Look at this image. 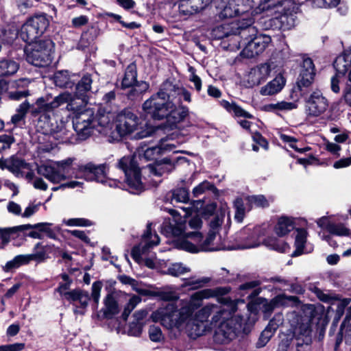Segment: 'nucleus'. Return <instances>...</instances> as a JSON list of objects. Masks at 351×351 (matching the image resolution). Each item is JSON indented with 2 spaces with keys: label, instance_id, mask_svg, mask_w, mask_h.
<instances>
[{
  "label": "nucleus",
  "instance_id": "1",
  "mask_svg": "<svg viewBox=\"0 0 351 351\" xmlns=\"http://www.w3.org/2000/svg\"><path fill=\"white\" fill-rule=\"evenodd\" d=\"M217 290L206 289L193 293L189 298L180 300L177 304L170 303L159 308L152 313L154 322H160L169 330L185 332L195 339L202 335V324L211 316V323L217 324L221 319H228L233 315L237 307L234 305L207 304L198 311L202 300L215 297Z\"/></svg>",
  "mask_w": 351,
  "mask_h": 351
},
{
  "label": "nucleus",
  "instance_id": "2",
  "mask_svg": "<svg viewBox=\"0 0 351 351\" xmlns=\"http://www.w3.org/2000/svg\"><path fill=\"white\" fill-rule=\"evenodd\" d=\"M180 87L170 81L163 82L156 94L143 104V110L154 119H165V130H173L188 117L189 110L180 104Z\"/></svg>",
  "mask_w": 351,
  "mask_h": 351
},
{
  "label": "nucleus",
  "instance_id": "3",
  "mask_svg": "<svg viewBox=\"0 0 351 351\" xmlns=\"http://www.w3.org/2000/svg\"><path fill=\"white\" fill-rule=\"evenodd\" d=\"M64 104L66 105V108L68 111L78 110L79 105L74 97L68 91L55 97L49 94L39 97L31 110V113L34 117L41 114L38 122V128L41 132L44 134L53 136L59 141L63 140L67 135V123L55 116L51 117L49 113Z\"/></svg>",
  "mask_w": 351,
  "mask_h": 351
},
{
  "label": "nucleus",
  "instance_id": "4",
  "mask_svg": "<svg viewBox=\"0 0 351 351\" xmlns=\"http://www.w3.org/2000/svg\"><path fill=\"white\" fill-rule=\"evenodd\" d=\"M328 322L324 305L320 303L303 304L295 321L291 324L296 351H311L313 327L316 330L324 329Z\"/></svg>",
  "mask_w": 351,
  "mask_h": 351
},
{
  "label": "nucleus",
  "instance_id": "5",
  "mask_svg": "<svg viewBox=\"0 0 351 351\" xmlns=\"http://www.w3.org/2000/svg\"><path fill=\"white\" fill-rule=\"evenodd\" d=\"M223 223V217L215 216L210 222V230L208 237L203 240L202 234L199 231H188L186 224L180 223L176 228H170L168 232L173 233L176 235H185L190 238L189 240H180L176 245L178 248L191 253H198L199 252L216 251L219 250L221 247L217 243L215 242L217 239V234Z\"/></svg>",
  "mask_w": 351,
  "mask_h": 351
},
{
  "label": "nucleus",
  "instance_id": "6",
  "mask_svg": "<svg viewBox=\"0 0 351 351\" xmlns=\"http://www.w3.org/2000/svg\"><path fill=\"white\" fill-rule=\"evenodd\" d=\"M223 223V217L215 216L210 222V230L208 237L203 240L202 234L199 231H188L186 224L180 223L176 228H170L168 232L173 233L176 235H185L190 238L189 240H180L176 245L178 248L191 253H198L199 252L216 251L219 250L221 247L217 243L215 242L217 239V234Z\"/></svg>",
  "mask_w": 351,
  "mask_h": 351
},
{
  "label": "nucleus",
  "instance_id": "7",
  "mask_svg": "<svg viewBox=\"0 0 351 351\" xmlns=\"http://www.w3.org/2000/svg\"><path fill=\"white\" fill-rule=\"evenodd\" d=\"M259 302H248L247 304V311L252 315L248 317L245 323H243V335H247L251 332L255 323L258 319L259 312L261 311L263 318L269 319L273 314L275 308L280 307H299L302 302L298 296L287 295L280 293L269 300L265 298H258Z\"/></svg>",
  "mask_w": 351,
  "mask_h": 351
},
{
  "label": "nucleus",
  "instance_id": "8",
  "mask_svg": "<svg viewBox=\"0 0 351 351\" xmlns=\"http://www.w3.org/2000/svg\"><path fill=\"white\" fill-rule=\"evenodd\" d=\"M264 3L271 2L270 5H279V10L270 20V25L283 31L291 29L295 25L296 14L299 5L294 0H261Z\"/></svg>",
  "mask_w": 351,
  "mask_h": 351
},
{
  "label": "nucleus",
  "instance_id": "9",
  "mask_svg": "<svg viewBox=\"0 0 351 351\" xmlns=\"http://www.w3.org/2000/svg\"><path fill=\"white\" fill-rule=\"evenodd\" d=\"M262 34H258L255 27L247 25L243 18V40L245 47H243V58H252L264 51L268 41Z\"/></svg>",
  "mask_w": 351,
  "mask_h": 351
},
{
  "label": "nucleus",
  "instance_id": "10",
  "mask_svg": "<svg viewBox=\"0 0 351 351\" xmlns=\"http://www.w3.org/2000/svg\"><path fill=\"white\" fill-rule=\"evenodd\" d=\"M53 43L49 40H35L25 49L26 59L36 66H45L51 62Z\"/></svg>",
  "mask_w": 351,
  "mask_h": 351
},
{
  "label": "nucleus",
  "instance_id": "11",
  "mask_svg": "<svg viewBox=\"0 0 351 351\" xmlns=\"http://www.w3.org/2000/svg\"><path fill=\"white\" fill-rule=\"evenodd\" d=\"M151 225L148 223L147 232L143 234L141 243L135 246L132 250V257L139 264L144 263L149 269H155L156 263L155 261V254L151 257H147L149 249L159 243V237L158 234L151 233Z\"/></svg>",
  "mask_w": 351,
  "mask_h": 351
},
{
  "label": "nucleus",
  "instance_id": "12",
  "mask_svg": "<svg viewBox=\"0 0 351 351\" xmlns=\"http://www.w3.org/2000/svg\"><path fill=\"white\" fill-rule=\"evenodd\" d=\"M75 178H82L87 181H95L109 187H117L119 182L106 177L105 165H96L92 162L79 166Z\"/></svg>",
  "mask_w": 351,
  "mask_h": 351
},
{
  "label": "nucleus",
  "instance_id": "13",
  "mask_svg": "<svg viewBox=\"0 0 351 351\" xmlns=\"http://www.w3.org/2000/svg\"><path fill=\"white\" fill-rule=\"evenodd\" d=\"M77 104L79 105L78 110L72 111L74 113L73 126L78 137L84 140L89 137L95 130L94 112L91 109L82 110L81 107L83 104L78 102Z\"/></svg>",
  "mask_w": 351,
  "mask_h": 351
},
{
  "label": "nucleus",
  "instance_id": "14",
  "mask_svg": "<svg viewBox=\"0 0 351 351\" xmlns=\"http://www.w3.org/2000/svg\"><path fill=\"white\" fill-rule=\"evenodd\" d=\"M118 167L124 172L125 181L131 193H136L143 190V185L141 180L140 169L134 156H128L121 158L119 160Z\"/></svg>",
  "mask_w": 351,
  "mask_h": 351
},
{
  "label": "nucleus",
  "instance_id": "15",
  "mask_svg": "<svg viewBox=\"0 0 351 351\" xmlns=\"http://www.w3.org/2000/svg\"><path fill=\"white\" fill-rule=\"evenodd\" d=\"M73 160L67 158L58 162H51L40 165L38 173L53 183H60L66 180V174Z\"/></svg>",
  "mask_w": 351,
  "mask_h": 351
},
{
  "label": "nucleus",
  "instance_id": "16",
  "mask_svg": "<svg viewBox=\"0 0 351 351\" xmlns=\"http://www.w3.org/2000/svg\"><path fill=\"white\" fill-rule=\"evenodd\" d=\"M73 160L67 158L58 162H51L40 165L38 173L53 183H60L66 180V174Z\"/></svg>",
  "mask_w": 351,
  "mask_h": 351
},
{
  "label": "nucleus",
  "instance_id": "17",
  "mask_svg": "<svg viewBox=\"0 0 351 351\" xmlns=\"http://www.w3.org/2000/svg\"><path fill=\"white\" fill-rule=\"evenodd\" d=\"M335 75L331 78V90L337 93L340 90L339 82L341 78L348 79L351 82V50H345L337 56L333 62Z\"/></svg>",
  "mask_w": 351,
  "mask_h": 351
},
{
  "label": "nucleus",
  "instance_id": "18",
  "mask_svg": "<svg viewBox=\"0 0 351 351\" xmlns=\"http://www.w3.org/2000/svg\"><path fill=\"white\" fill-rule=\"evenodd\" d=\"M169 213L174 217L173 221L171 222L170 220H165L162 226H161V232L166 235L167 237H182L181 240H189L190 238L186 237L185 235H176L171 232H168V230L170 228H176V227L178 226V224H186V227L188 228V231L193 232V231H199V230L202 228L203 222L201 217L198 215H195L189 218L188 220H181L178 221L176 217L177 211L173 209H170Z\"/></svg>",
  "mask_w": 351,
  "mask_h": 351
},
{
  "label": "nucleus",
  "instance_id": "19",
  "mask_svg": "<svg viewBox=\"0 0 351 351\" xmlns=\"http://www.w3.org/2000/svg\"><path fill=\"white\" fill-rule=\"evenodd\" d=\"M219 322L214 335V341L219 344L228 343L237 337L241 323L233 317V315L228 319H221Z\"/></svg>",
  "mask_w": 351,
  "mask_h": 351
},
{
  "label": "nucleus",
  "instance_id": "20",
  "mask_svg": "<svg viewBox=\"0 0 351 351\" xmlns=\"http://www.w3.org/2000/svg\"><path fill=\"white\" fill-rule=\"evenodd\" d=\"M302 97L304 99L305 112L308 117H317L328 109V101L319 90L313 91L309 96L305 93Z\"/></svg>",
  "mask_w": 351,
  "mask_h": 351
},
{
  "label": "nucleus",
  "instance_id": "21",
  "mask_svg": "<svg viewBox=\"0 0 351 351\" xmlns=\"http://www.w3.org/2000/svg\"><path fill=\"white\" fill-rule=\"evenodd\" d=\"M138 119L131 112H122L116 115L115 134L119 136L130 134L138 130Z\"/></svg>",
  "mask_w": 351,
  "mask_h": 351
},
{
  "label": "nucleus",
  "instance_id": "22",
  "mask_svg": "<svg viewBox=\"0 0 351 351\" xmlns=\"http://www.w3.org/2000/svg\"><path fill=\"white\" fill-rule=\"evenodd\" d=\"M116 119L114 113L107 111L104 108H99L96 116L94 115L95 129L99 133L108 136L112 138H117L115 131L113 128V121Z\"/></svg>",
  "mask_w": 351,
  "mask_h": 351
},
{
  "label": "nucleus",
  "instance_id": "23",
  "mask_svg": "<svg viewBox=\"0 0 351 351\" xmlns=\"http://www.w3.org/2000/svg\"><path fill=\"white\" fill-rule=\"evenodd\" d=\"M315 74V68L313 60L310 58H304L296 82L301 97H304L305 92L304 89L309 88L313 83Z\"/></svg>",
  "mask_w": 351,
  "mask_h": 351
},
{
  "label": "nucleus",
  "instance_id": "24",
  "mask_svg": "<svg viewBox=\"0 0 351 351\" xmlns=\"http://www.w3.org/2000/svg\"><path fill=\"white\" fill-rule=\"evenodd\" d=\"M271 71L268 63H262L250 69L245 76L243 86L246 88H253L264 82Z\"/></svg>",
  "mask_w": 351,
  "mask_h": 351
},
{
  "label": "nucleus",
  "instance_id": "25",
  "mask_svg": "<svg viewBox=\"0 0 351 351\" xmlns=\"http://www.w3.org/2000/svg\"><path fill=\"white\" fill-rule=\"evenodd\" d=\"M266 230L261 226L251 228L249 225L243 228V249L256 247L260 245L261 239L265 235Z\"/></svg>",
  "mask_w": 351,
  "mask_h": 351
},
{
  "label": "nucleus",
  "instance_id": "26",
  "mask_svg": "<svg viewBox=\"0 0 351 351\" xmlns=\"http://www.w3.org/2000/svg\"><path fill=\"white\" fill-rule=\"evenodd\" d=\"M67 295L66 300L74 306L73 313L75 315H84L90 300L88 293L82 289H73Z\"/></svg>",
  "mask_w": 351,
  "mask_h": 351
},
{
  "label": "nucleus",
  "instance_id": "27",
  "mask_svg": "<svg viewBox=\"0 0 351 351\" xmlns=\"http://www.w3.org/2000/svg\"><path fill=\"white\" fill-rule=\"evenodd\" d=\"M211 0H179L180 13L191 16L199 12L210 3Z\"/></svg>",
  "mask_w": 351,
  "mask_h": 351
},
{
  "label": "nucleus",
  "instance_id": "28",
  "mask_svg": "<svg viewBox=\"0 0 351 351\" xmlns=\"http://www.w3.org/2000/svg\"><path fill=\"white\" fill-rule=\"evenodd\" d=\"M92 82V78L88 74L84 75L78 82L75 87V95L71 93L75 99L76 102L80 104L87 103L85 95L90 90Z\"/></svg>",
  "mask_w": 351,
  "mask_h": 351
},
{
  "label": "nucleus",
  "instance_id": "29",
  "mask_svg": "<svg viewBox=\"0 0 351 351\" xmlns=\"http://www.w3.org/2000/svg\"><path fill=\"white\" fill-rule=\"evenodd\" d=\"M278 328V324L275 322L274 319H270L265 329L261 332L256 343V348H262L265 347L275 335Z\"/></svg>",
  "mask_w": 351,
  "mask_h": 351
},
{
  "label": "nucleus",
  "instance_id": "30",
  "mask_svg": "<svg viewBox=\"0 0 351 351\" xmlns=\"http://www.w3.org/2000/svg\"><path fill=\"white\" fill-rule=\"evenodd\" d=\"M295 230L297 232L294 242L295 250L291 254V257H297L304 253V248L308 234L306 228H295Z\"/></svg>",
  "mask_w": 351,
  "mask_h": 351
},
{
  "label": "nucleus",
  "instance_id": "31",
  "mask_svg": "<svg viewBox=\"0 0 351 351\" xmlns=\"http://www.w3.org/2000/svg\"><path fill=\"white\" fill-rule=\"evenodd\" d=\"M52 224L50 223H38L34 225L31 224H25L21 225L19 227L21 230H27L30 229H37L39 230L40 232H45L46 235L52 239H56L57 235L56 233L60 232V228L58 226H55L51 228L50 226Z\"/></svg>",
  "mask_w": 351,
  "mask_h": 351
},
{
  "label": "nucleus",
  "instance_id": "32",
  "mask_svg": "<svg viewBox=\"0 0 351 351\" xmlns=\"http://www.w3.org/2000/svg\"><path fill=\"white\" fill-rule=\"evenodd\" d=\"M294 225L295 223L292 217L281 216L278 218L274 227V232L279 237H285L295 229Z\"/></svg>",
  "mask_w": 351,
  "mask_h": 351
},
{
  "label": "nucleus",
  "instance_id": "33",
  "mask_svg": "<svg viewBox=\"0 0 351 351\" xmlns=\"http://www.w3.org/2000/svg\"><path fill=\"white\" fill-rule=\"evenodd\" d=\"M245 199L246 201L247 208L244 207L243 204V218L245 215V209L250 211L252 208L253 205H254L255 207L261 208H266L269 206V202L264 195H247Z\"/></svg>",
  "mask_w": 351,
  "mask_h": 351
},
{
  "label": "nucleus",
  "instance_id": "34",
  "mask_svg": "<svg viewBox=\"0 0 351 351\" xmlns=\"http://www.w3.org/2000/svg\"><path fill=\"white\" fill-rule=\"evenodd\" d=\"M350 302L351 298H343L341 300L339 297V300L336 301L335 304L336 306L335 315L329 330V336H332L334 334L337 326V324L345 312V308Z\"/></svg>",
  "mask_w": 351,
  "mask_h": 351
},
{
  "label": "nucleus",
  "instance_id": "35",
  "mask_svg": "<svg viewBox=\"0 0 351 351\" xmlns=\"http://www.w3.org/2000/svg\"><path fill=\"white\" fill-rule=\"evenodd\" d=\"M263 244L269 249L279 253H287L290 250V245L286 241L275 237H267L263 239Z\"/></svg>",
  "mask_w": 351,
  "mask_h": 351
},
{
  "label": "nucleus",
  "instance_id": "36",
  "mask_svg": "<svg viewBox=\"0 0 351 351\" xmlns=\"http://www.w3.org/2000/svg\"><path fill=\"white\" fill-rule=\"evenodd\" d=\"M343 339L346 344H351V324L350 322L345 324L343 328H341V325L340 326L339 332L335 337V351H338Z\"/></svg>",
  "mask_w": 351,
  "mask_h": 351
},
{
  "label": "nucleus",
  "instance_id": "37",
  "mask_svg": "<svg viewBox=\"0 0 351 351\" xmlns=\"http://www.w3.org/2000/svg\"><path fill=\"white\" fill-rule=\"evenodd\" d=\"M310 290L316 295V297L322 302L330 304L328 309L325 311L327 315L329 314L330 310L332 308L331 306H335L336 301L339 300V295L337 294H328L323 292V291L316 286L310 288ZM329 317V315H328Z\"/></svg>",
  "mask_w": 351,
  "mask_h": 351
},
{
  "label": "nucleus",
  "instance_id": "38",
  "mask_svg": "<svg viewBox=\"0 0 351 351\" xmlns=\"http://www.w3.org/2000/svg\"><path fill=\"white\" fill-rule=\"evenodd\" d=\"M234 23L226 24L215 27L212 29L211 36L213 38L217 40L222 39L230 34H239L241 33L240 27H238L237 30H233Z\"/></svg>",
  "mask_w": 351,
  "mask_h": 351
},
{
  "label": "nucleus",
  "instance_id": "39",
  "mask_svg": "<svg viewBox=\"0 0 351 351\" xmlns=\"http://www.w3.org/2000/svg\"><path fill=\"white\" fill-rule=\"evenodd\" d=\"M173 169L171 163L168 159H164L163 162L149 164L147 166L146 170L155 176H162Z\"/></svg>",
  "mask_w": 351,
  "mask_h": 351
},
{
  "label": "nucleus",
  "instance_id": "40",
  "mask_svg": "<svg viewBox=\"0 0 351 351\" xmlns=\"http://www.w3.org/2000/svg\"><path fill=\"white\" fill-rule=\"evenodd\" d=\"M40 35L38 31L34 25H32V23L29 19L22 26L20 36L21 38L27 43H32L34 42V40L37 38Z\"/></svg>",
  "mask_w": 351,
  "mask_h": 351
},
{
  "label": "nucleus",
  "instance_id": "41",
  "mask_svg": "<svg viewBox=\"0 0 351 351\" xmlns=\"http://www.w3.org/2000/svg\"><path fill=\"white\" fill-rule=\"evenodd\" d=\"M178 145V143L174 141L173 134L168 135L165 138H162L157 145L158 149H160V154H165L169 152H178L176 149Z\"/></svg>",
  "mask_w": 351,
  "mask_h": 351
},
{
  "label": "nucleus",
  "instance_id": "42",
  "mask_svg": "<svg viewBox=\"0 0 351 351\" xmlns=\"http://www.w3.org/2000/svg\"><path fill=\"white\" fill-rule=\"evenodd\" d=\"M54 247L53 245H47L42 246L40 243H38L34 247V250L41 248L40 251L34 252L33 254H28L29 261H36L37 262H43L48 258L47 253L52 252V248Z\"/></svg>",
  "mask_w": 351,
  "mask_h": 351
},
{
  "label": "nucleus",
  "instance_id": "43",
  "mask_svg": "<svg viewBox=\"0 0 351 351\" xmlns=\"http://www.w3.org/2000/svg\"><path fill=\"white\" fill-rule=\"evenodd\" d=\"M104 313L106 317H111L119 313V305L113 293H108L104 300Z\"/></svg>",
  "mask_w": 351,
  "mask_h": 351
},
{
  "label": "nucleus",
  "instance_id": "44",
  "mask_svg": "<svg viewBox=\"0 0 351 351\" xmlns=\"http://www.w3.org/2000/svg\"><path fill=\"white\" fill-rule=\"evenodd\" d=\"M137 71L134 63L130 64L126 69L122 80L121 86L123 88L132 87L136 82Z\"/></svg>",
  "mask_w": 351,
  "mask_h": 351
},
{
  "label": "nucleus",
  "instance_id": "45",
  "mask_svg": "<svg viewBox=\"0 0 351 351\" xmlns=\"http://www.w3.org/2000/svg\"><path fill=\"white\" fill-rule=\"evenodd\" d=\"M28 165L22 159L12 158L9 160L7 169L17 177L23 176L22 170L27 168Z\"/></svg>",
  "mask_w": 351,
  "mask_h": 351
},
{
  "label": "nucleus",
  "instance_id": "46",
  "mask_svg": "<svg viewBox=\"0 0 351 351\" xmlns=\"http://www.w3.org/2000/svg\"><path fill=\"white\" fill-rule=\"evenodd\" d=\"M298 108V105L295 102H287L282 101L276 104H265L263 107V110L265 112H273L275 110H291Z\"/></svg>",
  "mask_w": 351,
  "mask_h": 351
},
{
  "label": "nucleus",
  "instance_id": "47",
  "mask_svg": "<svg viewBox=\"0 0 351 351\" xmlns=\"http://www.w3.org/2000/svg\"><path fill=\"white\" fill-rule=\"evenodd\" d=\"M29 84V80L27 79H20L16 81L8 82L4 80H0V95L8 94L10 87H25Z\"/></svg>",
  "mask_w": 351,
  "mask_h": 351
},
{
  "label": "nucleus",
  "instance_id": "48",
  "mask_svg": "<svg viewBox=\"0 0 351 351\" xmlns=\"http://www.w3.org/2000/svg\"><path fill=\"white\" fill-rule=\"evenodd\" d=\"M19 64L12 60H2L0 61V75H11L19 69Z\"/></svg>",
  "mask_w": 351,
  "mask_h": 351
},
{
  "label": "nucleus",
  "instance_id": "49",
  "mask_svg": "<svg viewBox=\"0 0 351 351\" xmlns=\"http://www.w3.org/2000/svg\"><path fill=\"white\" fill-rule=\"evenodd\" d=\"M54 82L56 86L62 88H72L74 83L66 71H60L55 73Z\"/></svg>",
  "mask_w": 351,
  "mask_h": 351
},
{
  "label": "nucleus",
  "instance_id": "50",
  "mask_svg": "<svg viewBox=\"0 0 351 351\" xmlns=\"http://www.w3.org/2000/svg\"><path fill=\"white\" fill-rule=\"evenodd\" d=\"M29 21L40 34H43L49 25V20L45 14L35 16L31 18Z\"/></svg>",
  "mask_w": 351,
  "mask_h": 351
},
{
  "label": "nucleus",
  "instance_id": "51",
  "mask_svg": "<svg viewBox=\"0 0 351 351\" xmlns=\"http://www.w3.org/2000/svg\"><path fill=\"white\" fill-rule=\"evenodd\" d=\"M284 86V84H280L278 80L274 79L269 82L267 85L262 87L260 93L262 95H273L280 92Z\"/></svg>",
  "mask_w": 351,
  "mask_h": 351
},
{
  "label": "nucleus",
  "instance_id": "52",
  "mask_svg": "<svg viewBox=\"0 0 351 351\" xmlns=\"http://www.w3.org/2000/svg\"><path fill=\"white\" fill-rule=\"evenodd\" d=\"M30 262L28 254L16 256L12 260L7 262L4 267L5 271H11L13 269L19 267L22 265L27 264Z\"/></svg>",
  "mask_w": 351,
  "mask_h": 351
},
{
  "label": "nucleus",
  "instance_id": "53",
  "mask_svg": "<svg viewBox=\"0 0 351 351\" xmlns=\"http://www.w3.org/2000/svg\"><path fill=\"white\" fill-rule=\"evenodd\" d=\"M190 271L191 269L186 265H184L181 263H175L169 266L165 274L174 277H178L189 272Z\"/></svg>",
  "mask_w": 351,
  "mask_h": 351
},
{
  "label": "nucleus",
  "instance_id": "54",
  "mask_svg": "<svg viewBox=\"0 0 351 351\" xmlns=\"http://www.w3.org/2000/svg\"><path fill=\"white\" fill-rule=\"evenodd\" d=\"M139 130V131H137L135 133L134 138L141 139L148 137L158 133L161 130V128L160 127H153L150 125L145 124L144 125L141 126Z\"/></svg>",
  "mask_w": 351,
  "mask_h": 351
},
{
  "label": "nucleus",
  "instance_id": "55",
  "mask_svg": "<svg viewBox=\"0 0 351 351\" xmlns=\"http://www.w3.org/2000/svg\"><path fill=\"white\" fill-rule=\"evenodd\" d=\"M326 230L330 234L337 236L348 237L350 235V230L346 228L343 223H328Z\"/></svg>",
  "mask_w": 351,
  "mask_h": 351
},
{
  "label": "nucleus",
  "instance_id": "56",
  "mask_svg": "<svg viewBox=\"0 0 351 351\" xmlns=\"http://www.w3.org/2000/svg\"><path fill=\"white\" fill-rule=\"evenodd\" d=\"M251 137L255 143V144H252V149L254 151L258 152L259 150V146L265 150L269 149L267 140L259 132H255L252 134Z\"/></svg>",
  "mask_w": 351,
  "mask_h": 351
},
{
  "label": "nucleus",
  "instance_id": "57",
  "mask_svg": "<svg viewBox=\"0 0 351 351\" xmlns=\"http://www.w3.org/2000/svg\"><path fill=\"white\" fill-rule=\"evenodd\" d=\"M19 227L20 226L9 228H0V248H3L8 243L11 234L15 233L17 231H22Z\"/></svg>",
  "mask_w": 351,
  "mask_h": 351
},
{
  "label": "nucleus",
  "instance_id": "58",
  "mask_svg": "<svg viewBox=\"0 0 351 351\" xmlns=\"http://www.w3.org/2000/svg\"><path fill=\"white\" fill-rule=\"evenodd\" d=\"M210 281V278L208 277L191 278L185 280L183 286L190 287L192 289H196L202 287Z\"/></svg>",
  "mask_w": 351,
  "mask_h": 351
},
{
  "label": "nucleus",
  "instance_id": "59",
  "mask_svg": "<svg viewBox=\"0 0 351 351\" xmlns=\"http://www.w3.org/2000/svg\"><path fill=\"white\" fill-rule=\"evenodd\" d=\"M189 200L188 191L184 188L175 189L172 193L171 203L182 202L186 203Z\"/></svg>",
  "mask_w": 351,
  "mask_h": 351
},
{
  "label": "nucleus",
  "instance_id": "60",
  "mask_svg": "<svg viewBox=\"0 0 351 351\" xmlns=\"http://www.w3.org/2000/svg\"><path fill=\"white\" fill-rule=\"evenodd\" d=\"M220 104L228 112L232 114L235 117L240 118L241 117V108L234 102L230 103L226 100H221L220 101Z\"/></svg>",
  "mask_w": 351,
  "mask_h": 351
},
{
  "label": "nucleus",
  "instance_id": "61",
  "mask_svg": "<svg viewBox=\"0 0 351 351\" xmlns=\"http://www.w3.org/2000/svg\"><path fill=\"white\" fill-rule=\"evenodd\" d=\"M141 301V297L138 295H133L129 300L122 314L123 318L126 320L132 312V311L136 306V305Z\"/></svg>",
  "mask_w": 351,
  "mask_h": 351
},
{
  "label": "nucleus",
  "instance_id": "62",
  "mask_svg": "<svg viewBox=\"0 0 351 351\" xmlns=\"http://www.w3.org/2000/svg\"><path fill=\"white\" fill-rule=\"evenodd\" d=\"M160 155V149H158V146H154L151 147H147L145 150H143V153H139V156L141 158H143L147 160H154L156 156Z\"/></svg>",
  "mask_w": 351,
  "mask_h": 351
},
{
  "label": "nucleus",
  "instance_id": "63",
  "mask_svg": "<svg viewBox=\"0 0 351 351\" xmlns=\"http://www.w3.org/2000/svg\"><path fill=\"white\" fill-rule=\"evenodd\" d=\"M294 337L293 334L285 335L278 344L276 351H289L291 345L293 343Z\"/></svg>",
  "mask_w": 351,
  "mask_h": 351
},
{
  "label": "nucleus",
  "instance_id": "64",
  "mask_svg": "<svg viewBox=\"0 0 351 351\" xmlns=\"http://www.w3.org/2000/svg\"><path fill=\"white\" fill-rule=\"evenodd\" d=\"M236 1L237 0H231L229 3H228V5H227L225 8H224V14L226 16H228V17H234L236 16H239V13H240V8H239V5H237V6L236 7Z\"/></svg>",
  "mask_w": 351,
  "mask_h": 351
}]
</instances>
